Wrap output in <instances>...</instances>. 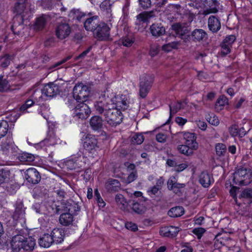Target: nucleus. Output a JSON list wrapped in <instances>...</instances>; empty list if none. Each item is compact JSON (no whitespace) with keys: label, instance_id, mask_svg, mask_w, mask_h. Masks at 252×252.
Segmentation results:
<instances>
[{"label":"nucleus","instance_id":"8fccbe9b","mask_svg":"<svg viewBox=\"0 0 252 252\" xmlns=\"http://www.w3.org/2000/svg\"><path fill=\"white\" fill-rule=\"evenodd\" d=\"M215 148L216 154L219 156H223L226 151V147L222 143L217 144Z\"/></svg>","mask_w":252,"mask_h":252},{"label":"nucleus","instance_id":"052dcab7","mask_svg":"<svg viewBox=\"0 0 252 252\" xmlns=\"http://www.w3.org/2000/svg\"><path fill=\"white\" fill-rule=\"evenodd\" d=\"M205 232V229L202 227L195 228L192 231V232L197 236L198 239H200Z\"/></svg>","mask_w":252,"mask_h":252},{"label":"nucleus","instance_id":"37998d69","mask_svg":"<svg viewBox=\"0 0 252 252\" xmlns=\"http://www.w3.org/2000/svg\"><path fill=\"white\" fill-rule=\"evenodd\" d=\"M228 100L224 95L220 96L217 99L215 104V109L219 111L222 110L223 107L228 104Z\"/></svg>","mask_w":252,"mask_h":252},{"label":"nucleus","instance_id":"bf43d9fd","mask_svg":"<svg viewBox=\"0 0 252 252\" xmlns=\"http://www.w3.org/2000/svg\"><path fill=\"white\" fill-rule=\"evenodd\" d=\"M138 2L143 9H148L151 6V0H138Z\"/></svg>","mask_w":252,"mask_h":252},{"label":"nucleus","instance_id":"423d86ee","mask_svg":"<svg viewBox=\"0 0 252 252\" xmlns=\"http://www.w3.org/2000/svg\"><path fill=\"white\" fill-rule=\"evenodd\" d=\"M31 6L28 0H17L12 8V11L14 13L23 17L32 10Z\"/></svg>","mask_w":252,"mask_h":252},{"label":"nucleus","instance_id":"a19ab883","mask_svg":"<svg viewBox=\"0 0 252 252\" xmlns=\"http://www.w3.org/2000/svg\"><path fill=\"white\" fill-rule=\"evenodd\" d=\"M18 159L25 163H30L32 162L35 159V157L33 155L28 153H23L19 154L18 157Z\"/></svg>","mask_w":252,"mask_h":252},{"label":"nucleus","instance_id":"864d4df0","mask_svg":"<svg viewBox=\"0 0 252 252\" xmlns=\"http://www.w3.org/2000/svg\"><path fill=\"white\" fill-rule=\"evenodd\" d=\"M207 121L212 125L217 126L219 125L220 121L218 118L214 114H212L211 115H209L207 118Z\"/></svg>","mask_w":252,"mask_h":252},{"label":"nucleus","instance_id":"ea45409f","mask_svg":"<svg viewBox=\"0 0 252 252\" xmlns=\"http://www.w3.org/2000/svg\"><path fill=\"white\" fill-rule=\"evenodd\" d=\"M197 148H193L187 144L180 145L178 146L177 149L179 152L186 156H189L192 155L193 151Z\"/></svg>","mask_w":252,"mask_h":252},{"label":"nucleus","instance_id":"6ab92c4d","mask_svg":"<svg viewBox=\"0 0 252 252\" xmlns=\"http://www.w3.org/2000/svg\"><path fill=\"white\" fill-rule=\"evenodd\" d=\"M180 134L182 135L184 139L185 140V144L191 146L193 148H198V143L196 141V137L194 133L189 132H182Z\"/></svg>","mask_w":252,"mask_h":252},{"label":"nucleus","instance_id":"b1692460","mask_svg":"<svg viewBox=\"0 0 252 252\" xmlns=\"http://www.w3.org/2000/svg\"><path fill=\"white\" fill-rule=\"evenodd\" d=\"M208 26L209 30L213 32H218L221 28L220 20L214 16L209 17L208 20Z\"/></svg>","mask_w":252,"mask_h":252},{"label":"nucleus","instance_id":"603ef678","mask_svg":"<svg viewBox=\"0 0 252 252\" xmlns=\"http://www.w3.org/2000/svg\"><path fill=\"white\" fill-rule=\"evenodd\" d=\"M94 198L99 207L103 208L105 206V203L101 198L97 189L94 190Z\"/></svg>","mask_w":252,"mask_h":252},{"label":"nucleus","instance_id":"c03bdc74","mask_svg":"<svg viewBox=\"0 0 252 252\" xmlns=\"http://www.w3.org/2000/svg\"><path fill=\"white\" fill-rule=\"evenodd\" d=\"M185 103L182 102H177L169 105L170 117L172 114H176L180 110L183 109Z\"/></svg>","mask_w":252,"mask_h":252},{"label":"nucleus","instance_id":"dca6fc26","mask_svg":"<svg viewBox=\"0 0 252 252\" xmlns=\"http://www.w3.org/2000/svg\"><path fill=\"white\" fill-rule=\"evenodd\" d=\"M25 237L21 235L14 236L11 241V247L13 252H18L21 249H23V241Z\"/></svg>","mask_w":252,"mask_h":252},{"label":"nucleus","instance_id":"f257e3e1","mask_svg":"<svg viewBox=\"0 0 252 252\" xmlns=\"http://www.w3.org/2000/svg\"><path fill=\"white\" fill-rule=\"evenodd\" d=\"M114 94L109 92H105L98 98L94 104V108L96 112L100 114H104L111 108L115 107L114 101Z\"/></svg>","mask_w":252,"mask_h":252},{"label":"nucleus","instance_id":"e433bc0d","mask_svg":"<svg viewBox=\"0 0 252 252\" xmlns=\"http://www.w3.org/2000/svg\"><path fill=\"white\" fill-rule=\"evenodd\" d=\"M14 148V144L12 140L7 139L2 142L1 144V149L2 151L6 154L9 152H12Z\"/></svg>","mask_w":252,"mask_h":252},{"label":"nucleus","instance_id":"a211bd4d","mask_svg":"<svg viewBox=\"0 0 252 252\" xmlns=\"http://www.w3.org/2000/svg\"><path fill=\"white\" fill-rule=\"evenodd\" d=\"M87 15V13L83 12L80 9L73 8L70 11L68 16L73 21L80 22Z\"/></svg>","mask_w":252,"mask_h":252},{"label":"nucleus","instance_id":"6e6d98bb","mask_svg":"<svg viewBox=\"0 0 252 252\" xmlns=\"http://www.w3.org/2000/svg\"><path fill=\"white\" fill-rule=\"evenodd\" d=\"M159 51V46L157 44H152L150 46V55L154 57L156 56Z\"/></svg>","mask_w":252,"mask_h":252},{"label":"nucleus","instance_id":"3c124183","mask_svg":"<svg viewBox=\"0 0 252 252\" xmlns=\"http://www.w3.org/2000/svg\"><path fill=\"white\" fill-rule=\"evenodd\" d=\"M144 140V137L142 134H134L131 137V141L133 144L140 145L142 144Z\"/></svg>","mask_w":252,"mask_h":252},{"label":"nucleus","instance_id":"69168bd1","mask_svg":"<svg viewBox=\"0 0 252 252\" xmlns=\"http://www.w3.org/2000/svg\"><path fill=\"white\" fill-rule=\"evenodd\" d=\"M92 48V46L89 47L86 50L83 52L79 56L75 57L74 59V61H76L80 59H84L86 57L87 55L90 52Z\"/></svg>","mask_w":252,"mask_h":252},{"label":"nucleus","instance_id":"5fc2aeb1","mask_svg":"<svg viewBox=\"0 0 252 252\" xmlns=\"http://www.w3.org/2000/svg\"><path fill=\"white\" fill-rule=\"evenodd\" d=\"M235 40L236 37L234 35H229L226 36L222 43L231 47L232 44Z\"/></svg>","mask_w":252,"mask_h":252},{"label":"nucleus","instance_id":"4be33fe9","mask_svg":"<svg viewBox=\"0 0 252 252\" xmlns=\"http://www.w3.org/2000/svg\"><path fill=\"white\" fill-rule=\"evenodd\" d=\"M190 38L194 42H200L207 38V34L203 29H196L191 32Z\"/></svg>","mask_w":252,"mask_h":252},{"label":"nucleus","instance_id":"1a4fd4ad","mask_svg":"<svg viewBox=\"0 0 252 252\" xmlns=\"http://www.w3.org/2000/svg\"><path fill=\"white\" fill-rule=\"evenodd\" d=\"M204 6L202 14L207 15L211 13H216L218 12L219 2L217 0H200Z\"/></svg>","mask_w":252,"mask_h":252},{"label":"nucleus","instance_id":"7ed1b4c3","mask_svg":"<svg viewBox=\"0 0 252 252\" xmlns=\"http://www.w3.org/2000/svg\"><path fill=\"white\" fill-rule=\"evenodd\" d=\"M105 121L112 126H116L120 124L123 120V115L120 110L116 109L115 107L111 108L103 114Z\"/></svg>","mask_w":252,"mask_h":252},{"label":"nucleus","instance_id":"774afa93","mask_svg":"<svg viewBox=\"0 0 252 252\" xmlns=\"http://www.w3.org/2000/svg\"><path fill=\"white\" fill-rule=\"evenodd\" d=\"M238 126L236 125H232L230 127L229 132L232 136L236 137L238 136Z\"/></svg>","mask_w":252,"mask_h":252},{"label":"nucleus","instance_id":"49530a36","mask_svg":"<svg viewBox=\"0 0 252 252\" xmlns=\"http://www.w3.org/2000/svg\"><path fill=\"white\" fill-rule=\"evenodd\" d=\"M181 45L180 42L177 41H173L163 45L162 47L163 50L169 52L173 49H177Z\"/></svg>","mask_w":252,"mask_h":252},{"label":"nucleus","instance_id":"9d476101","mask_svg":"<svg viewBox=\"0 0 252 252\" xmlns=\"http://www.w3.org/2000/svg\"><path fill=\"white\" fill-rule=\"evenodd\" d=\"M91 109L90 107L84 102L78 104L74 112V117L81 119H87L91 114Z\"/></svg>","mask_w":252,"mask_h":252},{"label":"nucleus","instance_id":"338daca9","mask_svg":"<svg viewBox=\"0 0 252 252\" xmlns=\"http://www.w3.org/2000/svg\"><path fill=\"white\" fill-rule=\"evenodd\" d=\"M221 53L223 56L227 55L231 51V47L229 46H228V45H226V44H224L222 43L221 44Z\"/></svg>","mask_w":252,"mask_h":252},{"label":"nucleus","instance_id":"4d7b16f0","mask_svg":"<svg viewBox=\"0 0 252 252\" xmlns=\"http://www.w3.org/2000/svg\"><path fill=\"white\" fill-rule=\"evenodd\" d=\"M160 189H161L158 188L157 187L154 186L149 188L147 190V192L148 194L151 196H153V195L157 196Z\"/></svg>","mask_w":252,"mask_h":252},{"label":"nucleus","instance_id":"cd10ccee","mask_svg":"<svg viewBox=\"0 0 252 252\" xmlns=\"http://www.w3.org/2000/svg\"><path fill=\"white\" fill-rule=\"evenodd\" d=\"M105 188L110 192L118 191L121 189V184L117 180L109 179L105 184Z\"/></svg>","mask_w":252,"mask_h":252},{"label":"nucleus","instance_id":"39448f33","mask_svg":"<svg viewBox=\"0 0 252 252\" xmlns=\"http://www.w3.org/2000/svg\"><path fill=\"white\" fill-rule=\"evenodd\" d=\"M110 28L104 22H100L94 32L95 38L100 41L108 40L110 37Z\"/></svg>","mask_w":252,"mask_h":252},{"label":"nucleus","instance_id":"6e6552de","mask_svg":"<svg viewBox=\"0 0 252 252\" xmlns=\"http://www.w3.org/2000/svg\"><path fill=\"white\" fill-rule=\"evenodd\" d=\"M87 18L84 22V27L87 31L94 32L99 24V17L93 12H88Z\"/></svg>","mask_w":252,"mask_h":252},{"label":"nucleus","instance_id":"20e7f679","mask_svg":"<svg viewBox=\"0 0 252 252\" xmlns=\"http://www.w3.org/2000/svg\"><path fill=\"white\" fill-rule=\"evenodd\" d=\"M153 82V78L152 76L144 74L140 78V81L139 84V95L141 97L145 98Z\"/></svg>","mask_w":252,"mask_h":252},{"label":"nucleus","instance_id":"e2e57ef3","mask_svg":"<svg viewBox=\"0 0 252 252\" xmlns=\"http://www.w3.org/2000/svg\"><path fill=\"white\" fill-rule=\"evenodd\" d=\"M72 55L67 56L66 57L62 59L61 61L57 62V63H55L54 64H53L52 66H51L50 67V68L51 69V68H56V67H58L60 65L65 63L66 62H67V61L71 59L72 58Z\"/></svg>","mask_w":252,"mask_h":252},{"label":"nucleus","instance_id":"a18cd8bd","mask_svg":"<svg viewBox=\"0 0 252 252\" xmlns=\"http://www.w3.org/2000/svg\"><path fill=\"white\" fill-rule=\"evenodd\" d=\"M13 59V56L9 54H5L1 57L0 65L3 68L7 67L10 63L11 61Z\"/></svg>","mask_w":252,"mask_h":252},{"label":"nucleus","instance_id":"72a5a7b5","mask_svg":"<svg viewBox=\"0 0 252 252\" xmlns=\"http://www.w3.org/2000/svg\"><path fill=\"white\" fill-rule=\"evenodd\" d=\"M213 182V179L207 172L203 171L199 176V182L204 188H208Z\"/></svg>","mask_w":252,"mask_h":252},{"label":"nucleus","instance_id":"680f3d73","mask_svg":"<svg viewBox=\"0 0 252 252\" xmlns=\"http://www.w3.org/2000/svg\"><path fill=\"white\" fill-rule=\"evenodd\" d=\"M0 83V92H2L6 91L9 89V85L8 82L6 79H1V81Z\"/></svg>","mask_w":252,"mask_h":252},{"label":"nucleus","instance_id":"412c9836","mask_svg":"<svg viewBox=\"0 0 252 252\" xmlns=\"http://www.w3.org/2000/svg\"><path fill=\"white\" fill-rule=\"evenodd\" d=\"M97 145V140L96 137L91 134H88L84 141L83 146L87 150H92L94 149Z\"/></svg>","mask_w":252,"mask_h":252},{"label":"nucleus","instance_id":"f8f14e48","mask_svg":"<svg viewBox=\"0 0 252 252\" xmlns=\"http://www.w3.org/2000/svg\"><path fill=\"white\" fill-rule=\"evenodd\" d=\"M16 120L15 116L10 115L6 118V120L0 121V138L5 136L8 133L9 128V123L12 124Z\"/></svg>","mask_w":252,"mask_h":252},{"label":"nucleus","instance_id":"c756f323","mask_svg":"<svg viewBox=\"0 0 252 252\" xmlns=\"http://www.w3.org/2000/svg\"><path fill=\"white\" fill-rule=\"evenodd\" d=\"M74 220L73 215L70 213L62 214L59 218L60 223L63 226H69L72 225Z\"/></svg>","mask_w":252,"mask_h":252},{"label":"nucleus","instance_id":"a878e982","mask_svg":"<svg viewBox=\"0 0 252 252\" xmlns=\"http://www.w3.org/2000/svg\"><path fill=\"white\" fill-rule=\"evenodd\" d=\"M112 4L110 0H105L103 1L100 4V8L101 11L105 13L108 20L111 21L112 17Z\"/></svg>","mask_w":252,"mask_h":252},{"label":"nucleus","instance_id":"58836bf2","mask_svg":"<svg viewBox=\"0 0 252 252\" xmlns=\"http://www.w3.org/2000/svg\"><path fill=\"white\" fill-rule=\"evenodd\" d=\"M184 214V209L182 206H176L170 209L168 215L173 218L181 217Z\"/></svg>","mask_w":252,"mask_h":252},{"label":"nucleus","instance_id":"0eeeda50","mask_svg":"<svg viewBox=\"0 0 252 252\" xmlns=\"http://www.w3.org/2000/svg\"><path fill=\"white\" fill-rule=\"evenodd\" d=\"M61 140L58 138L54 132H51L48 134L47 137L35 145V148L39 149H43L45 151L47 150V147L50 146H54L56 144H60Z\"/></svg>","mask_w":252,"mask_h":252},{"label":"nucleus","instance_id":"2eb2a0df","mask_svg":"<svg viewBox=\"0 0 252 252\" xmlns=\"http://www.w3.org/2000/svg\"><path fill=\"white\" fill-rule=\"evenodd\" d=\"M114 101L115 108L119 110L120 109L125 110L128 107V101L125 95L116 96L114 94Z\"/></svg>","mask_w":252,"mask_h":252},{"label":"nucleus","instance_id":"bb28decb","mask_svg":"<svg viewBox=\"0 0 252 252\" xmlns=\"http://www.w3.org/2000/svg\"><path fill=\"white\" fill-rule=\"evenodd\" d=\"M51 235L54 238V242L56 244L61 243L64 237V231L62 228H55L52 230Z\"/></svg>","mask_w":252,"mask_h":252},{"label":"nucleus","instance_id":"2f4dec72","mask_svg":"<svg viewBox=\"0 0 252 252\" xmlns=\"http://www.w3.org/2000/svg\"><path fill=\"white\" fill-rule=\"evenodd\" d=\"M49 17L46 15H43L36 19L33 25V28L35 30H42L45 26Z\"/></svg>","mask_w":252,"mask_h":252},{"label":"nucleus","instance_id":"4c0bfd02","mask_svg":"<svg viewBox=\"0 0 252 252\" xmlns=\"http://www.w3.org/2000/svg\"><path fill=\"white\" fill-rule=\"evenodd\" d=\"M23 249L26 251H32L35 245V240L32 237L28 238L25 237V240L23 241Z\"/></svg>","mask_w":252,"mask_h":252},{"label":"nucleus","instance_id":"0e129e2a","mask_svg":"<svg viewBox=\"0 0 252 252\" xmlns=\"http://www.w3.org/2000/svg\"><path fill=\"white\" fill-rule=\"evenodd\" d=\"M34 104V101L32 99H28L20 107V110L22 111H26L28 108L32 106Z\"/></svg>","mask_w":252,"mask_h":252},{"label":"nucleus","instance_id":"473e14b6","mask_svg":"<svg viewBox=\"0 0 252 252\" xmlns=\"http://www.w3.org/2000/svg\"><path fill=\"white\" fill-rule=\"evenodd\" d=\"M25 208L23 204L21 201H17L15 203V210L13 214L14 220H18L23 217L25 214Z\"/></svg>","mask_w":252,"mask_h":252},{"label":"nucleus","instance_id":"9b49d317","mask_svg":"<svg viewBox=\"0 0 252 252\" xmlns=\"http://www.w3.org/2000/svg\"><path fill=\"white\" fill-rule=\"evenodd\" d=\"M71 32V28L68 24L61 23L56 28V35L60 39H63L69 36Z\"/></svg>","mask_w":252,"mask_h":252},{"label":"nucleus","instance_id":"5701e85b","mask_svg":"<svg viewBox=\"0 0 252 252\" xmlns=\"http://www.w3.org/2000/svg\"><path fill=\"white\" fill-rule=\"evenodd\" d=\"M179 231L178 227L173 226H165L160 229V234L164 237H172L175 236Z\"/></svg>","mask_w":252,"mask_h":252},{"label":"nucleus","instance_id":"ddd939ff","mask_svg":"<svg viewBox=\"0 0 252 252\" xmlns=\"http://www.w3.org/2000/svg\"><path fill=\"white\" fill-rule=\"evenodd\" d=\"M26 180L32 184H37L41 179V176L38 171L34 168L28 169L25 174Z\"/></svg>","mask_w":252,"mask_h":252},{"label":"nucleus","instance_id":"09e8293b","mask_svg":"<svg viewBox=\"0 0 252 252\" xmlns=\"http://www.w3.org/2000/svg\"><path fill=\"white\" fill-rule=\"evenodd\" d=\"M115 201L117 205L120 206L122 210L125 209L126 201L123 195L121 194H117L115 197Z\"/></svg>","mask_w":252,"mask_h":252},{"label":"nucleus","instance_id":"de8ad7c7","mask_svg":"<svg viewBox=\"0 0 252 252\" xmlns=\"http://www.w3.org/2000/svg\"><path fill=\"white\" fill-rule=\"evenodd\" d=\"M120 42L122 44L126 47H130L134 42V39L132 36H126L122 37Z\"/></svg>","mask_w":252,"mask_h":252},{"label":"nucleus","instance_id":"c9c22d12","mask_svg":"<svg viewBox=\"0 0 252 252\" xmlns=\"http://www.w3.org/2000/svg\"><path fill=\"white\" fill-rule=\"evenodd\" d=\"M82 164V161L77 159H70L68 160L66 163L65 165L67 168L70 170L77 169L80 168Z\"/></svg>","mask_w":252,"mask_h":252},{"label":"nucleus","instance_id":"13d9d810","mask_svg":"<svg viewBox=\"0 0 252 252\" xmlns=\"http://www.w3.org/2000/svg\"><path fill=\"white\" fill-rule=\"evenodd\" d=\"M240 198H252V189H247L244 190L240 196Z\"/></svg>","mask_w":252,"mask_h":252},{"label":"nucleus","instance_id":"7c9ffc66","mask_svg":"<svg viewBox=\"0 0 252 252\" xmlns=\"http://www.w3.org/2000/svg\"><path fill=\"white\" fill-rule=\"evenodd\" d=\"M151 33L154 36H160L165 32L164 28L161 24L155 23L152 24L150 28Z\"/></svg>","mask_w":252,"mask_h":252},{"label":"nucleus","instance_id":"c85d7f7f","mask_svg":"<svg viewBox=\"0 0 252 252\" xmlns=\"http://www.w3.org/2000/svg\"><path fill=\"white\" fill-rule=\"evenodd\" d=\"M13 179V176L10 171L7 168L0 169V185L8 183Z\"/></svg>","mask_w":252,"mask_h":252},{"label":"nucleus","instance_id":"f3484780","mask_svg":"<svg viewBox=\"0 0 252 252\" xmlns=\"http://www.w3.org/2000/svg\"><path fill=\"white\" fill-rule=\"evenodd\" d=\"M58 86L53 83H50L44 86L42 90V94L47 97H53L58 92Z\"/></svg>","mask_w":252,"mask_h":252},{"label":"nucleus","instance_id":"aec40b11","mask_svg":"<svg viewBox=\"0 0 252 252\" xmlns=\"http://www.w3.org/2000/svg\"><path fill=\"white\" fill-rule=\"evenodd\" d=\"M90 125L94 131H101L103 127L102 118L98 116L92 117L90 120Z\"/></svg>","mask_w":252,"mask_h":252},{"label":"nucleus","instance_id":"4468645a","mask_svg":"<svg viewBox=\"0 0 252 252\" xmlns=\"http://www.w3.org/2000/svg\"><path fill=\"white\" fill-rule=\"evenodd\" d=\"M248 176V171L246 168L239 169L234 174L233 181L235 184L239 185H246L245 178Z\"/></svg>","mask_w":252,"mask_h":252},{"label":"nucleus","instance_id":"79ce46f5","mask_svg":"<svg viewBox=\"0 0 252 252\" xmlns=\"http://www.w3.org/2000/svg\"><path fill=\"white\" fill-rule=\"evenodd\" d=\"M132 210L138 214H142L144 213L146 210V208L143 203H139L133 201L131 204Z\"/></svg>","mask_w":252,"mask_h":252},{"label":"nucleus","instance_id":"f03ea898","mask_svg":"<svg viewBox=\"0 0 252 252\" xmlns=\"http://www.w3.org/2000/svg\"><path fill=\"white\" fill-rule=\"evenodd\" d=\"M89 93L90 91L87 86L84 85L82 83L76 84L73 90V98L68 100L69 103L70 101L71 102L69 105L70 108H73V106L71 105L72 101L74 102L75 100L78 102H84L87 100V98L89 95Z\"/></svg>","mask_w":252,"mask_h":252},{"label":"nucleus","instance_id":"f704fd0d","mask_svg":"<svg viewBox=\"0 0 252 252\" xmlns=\"http://www.w3.org/2000/svg\"><path fill=\"white\" fill-rule=\"evenodd\" d=\"M53 239L51 235L45 234L39 239V244L41 247L49 248L54 243Z\"/></svg>","mask_w":252,"mask_h":252},{"label":"nucleus","instance_id":"393cba45","mask_svg":"<svg viewBox=\"0 0 252 252\" xmlns=\"http://www.w3.org/2000/svg\"><path fill=\"white\" fill-rule=\"evenodd\" d=\"M155 16L154 11H144L136 16V25L149 22V20Z\"/></svg>","mask_w":252,"mask_h":252}]
</instances>
